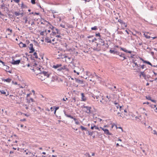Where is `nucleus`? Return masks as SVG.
Segmentation results:
<instances>
[{
    "label": "nucleus",
    "mask_w": 157,
    "mask_h": 157,
    "mask_svg": "<svg viewBox=\"0 0 157 157\" xmlns=\"http://www.w3.org/2000/svg\"><path fill=\"white\" fill-rule=\"evenodd\" d=\"M64 71H69L67 67V65H63V66L62 65V66L60 68L58 69V72H63Z\"/></svg>",
    "instance_id": "nucleus-1"
},
{
    "label": "nucleus",
    "mask_w": 157,
    "mask_h": 157,
    "mask_svg": "<svg viewBox=\"0 0 157 157\" xmlns=\"http://www.w3.org/2000/svg\"><path fill=\"white\" fill-rule=\"evenodd\" d=\"M82 108H85L86 109V110L85 111V112L88 114H90L91 113V107L88 106H85L83 105L82 107Z\"/></svg>",
    "instance_id": "nucleus-2"
},
{
    "label": "nucleus",
    "mask_w": 157,
    "mask_h": 157,
    "mask_svg": "<svg viewBox=\"0 0 157 157\" xmlns=\"http://www.w3.org/2000/svg\"><path fill=\"white\" fill-rule=\"evenodd\" d=\"M38 70H39L41 71L40 72V75H43L44 76H46L47 77H49L50 75L48 73V72L44 71H42L40 68H38Z\"/></svg>",
    "instance_id": "nucleus-3"
},
{
    "label": "nucleus",
    "mask_w": 157,
    "mask_h": 157,
    "mask_svg": "<svg viewBox=\"0 0 157 157\" xmlns=\"http://www.w3.org/2000/svg\"><path fill=\"white\" fill-rule=\"evenodd\" d=\"M64 114L65 115L66 117H69V118H70L71 119H73L74 120V121H75V122L77 121V119H76V118H74L73 117L71 116L70 115L68 114L65 111H64Z\"/></svg>",
    "instance_id": "nucleus-4"
},
{
    "label": "nucleus",
    "mask_w": 157,
    "mask_h": 157,
    "mask_svg": "<svg viewBox=\"0 0 157 157\" xmlns=\"http://www.w3.org/2000/svg\"><path fill=\"white\" fill-rule=\"evenodd\" d=\"M118 22H119L122 25V27H126L127 26V24L125 22H124L121 19H119L118 21Z\"/></svg>",
    "instance_id": "nucleus-5"
},
{
    "label": "nucleus",
    "mask_w": 157,
    "mask_h": 157,
    "mask_svg": "<svg viewBox=\"0 0 157 157\" xmlns=\"http://www.w3.org/2000/svg\"><path fill=\"white\" fill-rule=\"evenodd\" d=\"M21 60L18 59L17 60H14L13 59H12V61L10 63L13 65H17L20 62Z\"/></svg>",
    "instance_id": "nucleus-6"
},
{
    "label": "nucleus",
    "mask_w": 157,
    "mask_h": 157,
    "mask_svg": "<svg viewBox=\"0 0 157 157\" xmlns=\"http://www.w3.org/2000/svg\"><path fill=\"white\" fill-rule=\"evenodd\" d=\"M100 128H101L104 132L105 133L106 135H111L112 134L109 132L108 129H104L101 127H100Z\"/></svg>",
    "instance_id": "nucleus-7"
},
{
    "label": "nucleus",
    "mask_w": 157,
    "mask_h": 157,
    "mask_svg": "<svg viewBox=\"0 0 157 157\" xmlns=\"http://www.w3.org/2000/svg\"><path fill=\"white\" fill-rule=\"evenodd\" d=\"M109 52L113 54H114L119 55L120 54V52L115 51L114 49L112 50L110 49L109 50Z\"/></svg>",
    "instance_id": "nucleus-8"
},
{
    "label": "nucleus",
    "mask_w": 157,
    "mask_h": 157,
    "mask_svg": "<svg viewBox=\"0 0 157 157\" xmlns=\"http://www.w3.org/2000/svg\"><path fill=\"white\" fill-rule=\"evenodd\" d=\"M37 75L38 76V78L41 81H43L45 79V78L43 77L44 76L43 75H40V72L38 74H37Z\"/></svg>",
    "instance_id": "nucleus-9"
},
{
    "label": "nucleus",
    "mask_w": 157,
    "mask_h": 157,
    "mask_svg": "<svg viewBox=\"0 0 157 157\" xmlns=\"http://www.w3.org/2000/svg\"><path fill=\"white\" fill-rule=\"evenodd\" d=\"M81 101H86V97L84 95V94L83 93H81Z\"/></svg>",
    "instance_id": "nucleus-10"
},
{
    "label": "nucleus",
    "mask_w": 157,
    "mask_h": 157,
    "mask_svg": "<svg viewBox=\"0 0 157 157\" xmlns=\"http://www.w3.org/2000/svg\"><path fill=\"white\" fill-rule=\"evenodd\" d=\"M1 79L2 81L6 82L8 83L10 82L11 81V79L9 78H8L6 79H5L3 78H1Z\"/></svg>",
    "instance_id": "nucleus-11"
},
{
    "label": "nucleus",
    "mask_w": 157,
    "mask_h": 157,
    "mask_svg": "<svg viewBox=\"0 0 157 157\" xmlns=\"http://www.w3.org/2000/svg\"><path fill=\"white\" fill-rule=\"evenodd\" d=\"M99 43H100V44L102 46H104L105 45V41L102 39L101 38H99Z\"/></svg>",
    "instance_id": "nucleus-12"
},
{
    "label": "nucleus",
    "mask_w": 157,
    "mask_h": 157,
    "mask_svg": "<svg viewBox=\"0 0 157 157\" xmlns=\"http://www.w3.org/2000/svg\"><path fill=\"white\" fill-rule=\"evenodd\" d=\"M75 82L77 83H79L80 84H82L83 83V82L81 80L78 78H75Z\"/></svg>",
    "instance_id": "nucleus-13"
},
{
    "label": "nucleus",
    "mask_w": 157,
    "mask_h": 157,
    "mask_svg": "<svg viewBox=\"0 0 157 157\" xmlns=\"http://www.w3.org/2000/svg\"><path fill=\"white\" fill-rule=\"evenodd\" d=\"M19 46L21 48L25 47H26V45L25 44H23L22 42H21L19 44Z\"/></svg>",
    "instance_id": "nucleus-14"
},
{
    "label": "nucleus",
    "mask_w": 157,
    "mask_h": 157,
    "mask_svg": "<svg viewBox=\"0 0 157 157\" xmlns=\"http://www.w3.org/2000/svg\"><path fill=\"white\" fill-rule=\"evenodd\" d=\"M60 66V65H59V64H56L55 65H54L52 66V67L54 68L55 69H58V67Z\"/></svg>",
    "instance_id": "nucleus-15"
},
{
    "label": "nucleus",
    "mask_w": 157,
    "mask_h": 157,
    "mask_svg": "<svg viewBox=\"0 0 157 157\" xmlns=\"http://www.w3.org/2000/svg\"><path fill=\"white\" fill-rule=\"evenodd\" d=\"M144 76H143V77L144 78V79L147 80L149 78H150L151 76L149 75H146L145 74L144 75Z\"/></svg>",
    "instance_id": "nucleus-16"
},
{
    "label": "nucleus",
    "mask_w": 157,
    "mask_h": 157,
    "mask_svg": "<svg viewBox=\"0 0 157 157\" xmlns=\"http://www.w3.org/2000/svg\"><path fill=\"white\" fill-rule=\"evenodd\" d=\"M0 92L1 94H5L6 95V96H7L8 95H9V94L8 93L7 94H6V93L5 91L4 90H0Z\"/></svg>",
    "instance_id": "nucleus-17"
},
{
    "label": "nucleus",
    "mask_w": 157,
    "mask_h": 157,
    "mask_svg": "<svg viewBox=\"0 0 157 157\" xmlns=\"http://www.w3.org/2000/svg\"><path fill=\"white\" fill-rule=\"evenodd\" d=\"M45 41L47 43H51V40L48 37L45 38Z\"/></svg>",
    "instance_id": "nucleus-18"
},
{
    "label": "nucleus",
    "mask_w": 157,
    "mask_h": 157,
    "mask_svg": "<svg viewBox=\"0 0 157 157\" xmlns=\"http://www.w3.org/2000/svg\"><path fill=\"white\" fill-rule=\"evenodd\" d=\"M133 63L135 64V65L136 66L138 70H140V68H139V66L138 64H137L136 62H134V63Z\"/></svg>",
    "instance_id": "nucleus-19"
},
{
    "label": "nucleus",
    "mask_w": 157,
    "mask_h": 157,
    "mask_svg": "<svg viewBox=\"0 0 157 157\" xmlns=\"http://www.w3.org/2000/svg\"><path fill=\"white\" fill-rule=\"evenodd\" d=\"M59 57L57 58V59H60L62 58L63 59V56L64 57H66V56H65L64 55H63V54L61 53L60 54L58 55Z\"/></svg>",
    "instance_id": "nucleus-20"
},
{
    "label": "nucleus",
    "mask_w": 157,
    "mask_h": 157,
    "mask_svg": "<svg viewBox=\"0 0 157 157\" xmlns=\"http://www.w3.org/2000/svg\"><path fill=\"white\" fill-rule=\"evenodd\" d=\"M29 49L30 50V51H29V53H33L34 52L35 50L33 48H29Z\"/></svg>",
    "instance_id": "nucleus-21"
},
{
    "label": "nucleus",
    "mask_w": 157,
    "mask_h": 157,
    "mask_svg": "<svg viewBox=\"0 0 157 157\" xmlns=\"http://www.w3.org/2000/svg\"><path fill=\"white\" fill-rule=\"evenodd\" d=\"M6 7V5L4 3H3L0 6V8L2 9L5 10Z\"/></svg>",
    "instance_id": "nucleus-22"
},
{
    "label": "nucleus",
    "mask_w": 157,
    "mask_h": 157,
    "mask_svg": "<svg viewBox=\"0 0 157 157\" xmlns=\"http://www.w3.org/2000/svg\"><path fill=\"white\" fill-rule=\"evenodd\" d=\"M140 77H141V76L143 77L144 76V75L145 74V71H141L140 72Z\"/></svg>",
    "instance_id": "nucleus-23"
},
{
    "label": "nucleus",
    "mask_w": 157,
    "mask_h": 157,
    "mask_svg": "<svg viewBox=\"0 0 157 157\" xmlns=\"http://www.w3.org/2000/svg\"><path fill=\"white\" fill-rule=\"evenodd\" d=\"M144 63H147V64H148V65H150L151 66H152V64L149 61H147L145 60V61H144Z\"/></svg>",
    "instance_id": "nucleus-24"
},
{
    "label": "nucleus",
    "mask_w": 157,
    "mask_h": 157,
    "mask_svg": "<svg viewBox=\"0 0 157 157\" xmlns=\"http://www.w3.org/2000/svg\"><path fill=\"white\" fill-rule=\"evenodd\" d=\"M123 51H124L125 52H126L128 53H130V54H131L132 53V51H128L125 48H124V50H123Z\"/></svg>",
    "instance_id": "nucleus-25"
},
{
    "label": "nucleus",
    "mask_w": 157,
    "mask_h": 157,
    "mask_svg": "<svg viewBox=\"0 0 157 157\" xmlns=\"http://www.w3.org/2000/svg\"><path fill=\"white\" fill-rule=\"evenodd\" d=\"M98 29L96 26H95L91 28V29L93 30H97Z\"/></svg>",
    "instance_id": "nucleus-26"
},
{
    "label": "nucleus",
    "mask_w": 157,
    "mask_h": 157,
    "mask_svg": "<svg viewBox=\"0 0 157 157\" xmlns=\"http://www.w3.org/2000/svg\"><path fill=\"white\" fill-rule=\"evenodd\" d=\"M80 128H81L82 129V130L87 131V129L86 128H85L82 126H81L80 127Z\"/></svg>",
    "instance_id": "nucleus-27"
},
{
    "label": "nucleus",
    "mask_w": 157,
    "mask_h": 157,
    "mask_svg": "<svg viewBox=\"0 0 157 157\" xmlns=\"http://www.w3.org/2000/svg\"><path fill=\"white\" fill-rule=\"evenodd\" d=\"M93 49L94 51H98V52L100 50V49L98 48H95V47L93 48Z\"/></svg>",
    "instance_id": "nucleus-28"
},
{
    "label": "nucleus",
    "mask_w": 157,
    "mask_h": 157,
    "mask_svg": "<svg viewBox=\"0 0 157 157\" xmlns=\"http://www.w3.org/2000/svg\"><path fill=\"white\" fill-rule=\"evenodd\" d=\"M141 66V68L142 69H144L145 68H146V66L145 65H141L140 64L139 65V66Z\"/></svg>",
    "instance_id": "nucleus-29"
},
{
    "label": "nucleus",
    "mask_w": 157,
    "mask_h": 157,
    "mask_svg": "<svg viewBox=\"0 0 157 157\" xmlns=\"http://www.w3.org/2000/svg\"><path fill=\"white\" fill-rule=\"evenodd\" d=\"M21 7L22 8H25L27 7V6L24 5L23 2H22L21 4Z\"/></svg>",
    "instance_id": "nucleus-30"
},
{
    "label": "nucleus",
    "mask_w": 157,
    "mask_h": 157,
    "mask_svg": "<svg viewBox=\"0 0 157 157\" xmlns=\"http://www.w3.org/2000/svg\"><path fill=\"white\" fill-rule=\"evenodd\" d=\"M8 15L11 18H13V15L10 13H8Z\"/></svg>",
    "instance_id": "nucleus-31"
},
{
    "label": "nucleus",
    "mask_w": 157,
    "mask_h": 157,
    "mask_svg": "<svg viewBox=\"0 0 157 157\" xmlns=\"http://www.w3.org/2000/svg\"><path fill=\"white\" fill-rule=\"evenodd\" d=\"M33 55L35 56V58L36 59H37L38 58L37 54L36 52H34L33 53Z\"/></svg>",
    "instance_id": "nucleus-32"
},
{
    "label": "nucleus",
    "mask_w": 157,
    "mask_h": 157,
    "mask_svg": "<svg viewBox=\"0 0 157 157\" xmlns=\"http://www.w3.org/2000/svg\"><path fill=\"white\" fill-rule=\"evenodd\" d=\"M6 5V7H5V8H6V9H7L6 10L7 11H9V10L8 9V7H9V4H8V5Z\"/></svg>",
    "instance_id": "nucleus-33"
},
{
    "label": "nucleus",
    "mask_w": 157,
    "mask_h": 157,
    "mask_svg": "<svg viewBox=\"0 0 157 157\" xmlns=\"http://www.w3.org/2000/svg\"><path fill=\"white\" fill-rule=\"evenodd\" d=\"M85 155L87 157H91L90 155L88 153L86 152L85 154Z\"/></svg>",
    "instance_id": "nucleus-34"
},
{
    "label": "nucleus",
    "mask_w": 157,
    "mask_h": 157,
    "mask_svg": "<svg viewBox=\"0 0 157 157\" xmlns=\"http://www.w3.org/2000/svg\"><path fill=\"white\" fill-rule=\"evenodd\" d=\"M14 14L16 15V16H19L20 14V13L19 12H14Z\"/></svg>",
    "instance_id": "nucleus-35"
},
{
    "label": "nucleus",
    "mask_w": 157,
    "mask_h": 157,
    "mask_svg": "<svg viewBox=\"0 0 157 157\" xmlns=\"http://www.w3.org/2000/svg\"><path fill=\"white\" fill-rule=\"evenodd\" d=\"M55 30L57 32L56 33L58 34H60V31L58 29H55Z\"/></svg>",
    "instance_id": "nucleus-36"
},
{
    "label": "nucleus",
    "mask_w": 157,
    "mask_h": 157,
    "mask_svg": "<svg viewBox=\"0 0 157 157\" xmlns=\"http://www.w3.org/2000/svg\"><path fill=\"white\" fill-rule=\"evenodd\" d=\"M118 55L121 57H123L124 56H125V55L124 53L120 52V54Z\"/></svg>",
    "instance_id": "nucleus-37"
},
{
    "label": "nucleus",
    "mask_w": 157,
    "mask_h": 157,
    "mask_svg": "<svg viewBox=\"0 0 157 157\" xmlns=\"http://www.w3.org/2000/svg\"><path fill=\"white\" fill-rule=\"evenodd\" d=\"M95 36H98L100 37V38L101 37V35L100 33H96L95 34Z\"/></svg>",
    "instance_id": "nucleus-38"
},
{
    "label": "nucleus",
    "mask_w": 157,
    "mask_h": 157,
    "mask_svg": "<svg viewBox=\"0 0 157 157\" xmlns=\"http://www.w3.org/2000/svg\"><path fill=\"white\" fill-rule=\"evenodd\" d=\"M144 36L147 39H149L150 38V36H148L147 35L145 34V33H144Z\"/></svg>",
    "instance_id": "nucleus-39"
},
{
    "label": "nucleus",
    "mask_w": 157,
    "mask_h": 157,
    "mask_svg": "<svg viewBox=\"0 0 157 157\" xmlns=\"http://www.w3.org/2000/svg\"><path fill=\"white\" fill-rule=\"evenodd\" d=\"M146 98L148 100H151V98L150 96H146Z\"/></svg>",
    "instance_id": "nucleus-40"
},
{
    "label": "nucleus",
    "mask_w": 157,
    "mask_h": 157,
    "mask_svg": "<svg viewBox=\"0 0 157 157\" xmlns=\"http://www.w3.org/2000/svg\"><path fill=\"white\" fill-rule=\"evenodd\" d=\"M59 107H56L55 109L54 110V113L55 114H56V110L58 109H59Z\"/></svg>",
    "instance_id": "nucleus-41"
},
{
    "label": "nucleus",
    "mask_w": 157,
    "mask_h": 157,
    "mask_svg": "<svg viewBox=\"0 0 157 157\" xmlns=\"http://www.w3.org/2000/svg\"><path fill=\"white\" fill-rule=\"evenodd\" d=\"M88 135H89L91 136H92L93 135V132H90L89 131H88Z\"/></svg>",
    "instance_id": "nucleus-42"
},
{
    "label": "nucleus",
    "mask_w": 157,
    "mask_h": 157,
    "mask_svg": "<svg viewBox=\"0 0 157 157\" xmlns=\"http://www.w3.org/2000/svg\"><path fill=\"white\" fill-rule=\"evenodd\" d=\"M31 2L33 4H35V0H31Z\"/></svg>",
    "instance_id": "nucleus-43"
},
{
    "label": "nucleus",
    "mask_w": 157,
    "mask_h": 157,
    "mask_svg": "<svg viewBox=\"0 0 157 157\" xmlns=\"http://www.w3.org/2000/svg\"><path fill=\"white\" fill-rule=\"evenodd\" d=\"M115 104L116 105V107L117 109H118L119 108V105L117 103H115Z\"/></svg>",
    "instance_id": "nucleus-44"
},
{
    "label": "nucleus",
    "mask_w": 157,
    "mask_h": 157,
    "mask_svg": "<svg viewBox=\"0 0 157 157\" xmlns=\"http://www.w3.org/2000/svg\"><path fill=\"white\" fill-rule=\"evenodd\" d=\"M56 29V28L53 26H52V28H51L52 30L53 31L55 30V29Z\"/></svg>",
    "instance_id": "nucleus-45"
},
{
    "label": "nucleus",
    "mask_w": 157,
    "mask_h": 157,
    "mask_svg": "<svg viewBox=\"0 0 157 157\" xmlns=\"http://www.w3.org/2000/svg\"><path fill=\"white\" fill-rule=\"evenodd\" d=\"M0 63H2V64L4 65V66H5V63L3 62V61H2L1 60H0Z\"/></svg>",
    "instance_id": "nucleus-46"
},
{
    "label": "nucleus",
    "mask_w": 157,
    "mask_h": 157,
    "mask_svg": "<svg viewBox=\"0 0 157 157\" xmlns=\"http://www.w3.org/2000/svg\"><path fill=\"white\" fill-rule=\"evenodd\" d=\"M34 42L35 43V45H36L37 46L39 45V43H38L37 41H34Z\"/></svg>",
    "instance_id": "nucleus-47"
},
{
    "label": "nucleus",
    "mask_w": 157,
    "mask_h": 157,
    "mask_svg": "<svg viewBox=\"0 0 157 157\" xmlns=\"http://www.w3.org/2000/svg\"><path fill=\"white\" fill-rule=\"evenodd\" d=\"M94 98V99L95 98V97H96V98L97 99H98V98H99V97L98 96H95L94 95V96H92Z\"/></svg>",
    "instance_id": "nucleus-48"
},
{
    "label": "nucleus",
    "mask_w": 157,
    "mask_h": 157,
    "mask_svg": "<svg viewBox=\"0 0 157 157\" xmlns=\"http://www.w3.org/2000/svg\"><path fill=\"white\" fill-rule=\"evenodd\" d=\"M51 11L52 13L53 14L56 13V11L54 10H51Z\"/></svg>",
    "instance_id": "nucleus-49"
},
{
    "label": "nucleus",
    "mask_w": 157,
    "mask_h": 157,
    "mask_svg": "<svg viewBox=\"0 0 157 157\" xmlns=\"http://www.w3.org/2000/svg\"><path fill=\"white\" fill-rule=\"evenodd\" d=\"M153 71H157V65H156V67L153 69Z\"/></svg>",
    "instance_id": "nucleus-50"
},
{
    "label": "nucleus",
    "mask_w": 157,
    "mask_h": 157,
    "mask_svg": "<svg viewBox=\"0 0 157 157\" xmlns=\"http://www.w3.org/2000/svg\"><path fill=\"white\" fill-rule=\"evenodd\" d=\"M59 65H60V66H59V67H58V69H57V71H58V69H59V68H60V67H61L62 66V64H59Z\"/></svg>",
    "instance_id": "nucleus-51"
},
{
    "label": "nucleus",
    "mask_w": 157,
    "mask_h": 157,
    "mask_svg": "<svg viewBox=\"0 0 157 157\" xmlns=\"http://www.w3.org/2000/svg\"><path fill=\"white\" fill-rule=\"evenodd\" d=\"M94 126H95V127H94V128H95V129H98V130H99V128L98 127L96 126V125H94Z\"/></svg>",
    "instance_id": "nucleus-52"
},
{
    "label": "nucleus",
    "mask_w": 157,
    "mask_h": 157,
    "mask_svg": "<svg viewBox=\"0 0 157 157\" xmlns=\"http://www.w3.org/2000/svg\"><path fill=\"white\" fill-rule=\"evenodd\" d=\"M7 30L9 31L10 33H12V30L10 29L9 28L7 29Z\"/></svg>",
    "instance_id": "nucleus-53"
},
{
    "label": "nucleus",
    "mask_w": 157,
    "mask_h": 157,
    "mask_svg": "<svg viewBox=\"0 0 157 157\" xmlns=\"http://www.w3.org/2000/svg\"><path fill=\"white\" fill-rule=\"evenodd\" d=\"M156 71H153V72L154 73V74L156 76L157 75V73L156 72Z\"/></svg>",
    "instance_id": "nucleus-54"
},
{
    "label": "nucleus",
    "mask_w": 157,
    "mask_h": 157,
    "mask_svg": "<svg viewBox=\"0 0 157 157\" xmlns=\"http://www.w3.org/2000/svg\"><path fill=\"white\" fill-rule=\"evenodd\" d=\"M75 123L77 125H79L80 124L79 122V121H76L75 122Z\"/></svg>",
    "instance_id": "nucleus-55"
},
{
    "label": "nucleus",
    "mask_w": 157,
    "mask_h": 157,
    "mask_svg": "<svg viewBox=\"0 0 157 157\" xmlns=\"http://www.w3.org/2000/svg\"><path fill=\"white\" fill-rule=\"evenodd\" d=\"M13 1H14V2H16V3H18L20 0H13Z\"/></svg>",
    "instance_id": "nucleus-56"
},
{
    "label": "nucleus",
    "mask_w": 157,
    "mask_h": 157,
    "mask_svg": "<svg viewBox=\"0 0 157 157\" xmlns=\"http://www.w3.org/2000/svg\"><path fill=\"white\" fill-rule=\"evenodd\" d=\"M153 133L154 134H157V132L155 130H153Z\"/></svg>",
    "instance_id": "nucleus-57"
},
{
    "label": "nucleus",
    "mask_w": 157,
    "mask_h": 157,
    "mask_svg": "<svg viewBox=\"0 0 157 157\" xmlns=\"http://www.w3.org/2000/svg\"><path fill=\"white\" fill-rule=\"evenodd\" d=\"M40 35L43 36L44 35V32H41L40 33Z\"/></svg>",
    "instance_id": "nucleus-58"
},
{
    "label": "nucleus",
    "mask_w": 157,
    "mask_h": 157,
    "mask_svg": "<svg viewBox=\"0 0 157 157\" xmlns=\"http://www.w3.org/2000/svg\"><path fill=\"white\" fill-rule=\"evenodd\" d=\"M30 47L29 48H33V45L32 44H29Z\"/></svg>",
    "instance_id": "nucleus-59"
},
{
    "label": "nucleus",
    "mask_w": 157,
    "mask_h": 157,
    "mask_svg": "<svg viewBox=\"0 0 157 157\" xmlns=\"http://www.w3.org/2000/svg\"><path fill=\"white\" fill-rule=\"evenodd\" d=\"M136 59H134V58H133V59H132V63H134V62H135L136 61Z\"/></svg>",
    "instance_id": "nucleus-60"
},
{
    "label": "nucleus",
    "mask_w": 157,
    "mask_h": 157,
    "mask_svg": "<svg viewBox=\"0 0 157 157\" xmlns=\"http://www.w3.org/2000/svg\"><path fill=\"white\" fill-rule=\"evenodd\" d=\"M50 109L51 110V111H52L55 110V108H53L52 107L50 108Z\"/></svg>",
    "instance_id": "nucleus-61"
},
{
    "label": "nucleus",
    "mask_w": 157,
    "mask_h": 157,
    "mask_svg": "<svg viewBox=\"0 0 157 157\" xmlns=\"http://www.w3.org/2000/svg\"><path fill=\"white\" fill-rule=\"evenodd\" d=\"M28 21L27 17H25V23H26Z\"/></svg>",
    "instance_id": "nucleus-62"
},
{
    "label": "nucleus",
    "mask_w": 157,
    "mask_h": 157,
    "mask_svg": "<svg viewBox=\"0 0 157 157\" xmlns=\"http://www.w3.org/2000/svg\"><path fill=\"white\" fill-rule=\"evenodd\" d=\"M86 75H87L90 76L91 75V74L89 72H86Z\"/></svg>",
    "instance_id": "nucleus-63"
},
{
    "label": "nucleus",
    "mask_w": 157,
    "mask_h": 157,
    "mask_svg": "<svg viewBox=\"0 0 157 157\" xmlns=\"http://www.w3.org/2000/svg\"><path fill=\"white\" fill-rule=\"evenodd\" d=\"M60 26H61V27H63V28H65V25H62V24H61V25H60Z\"/></svg>",
    "instance_id": "nucleus-64"
}]
</instances>
